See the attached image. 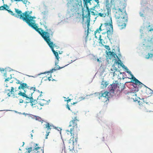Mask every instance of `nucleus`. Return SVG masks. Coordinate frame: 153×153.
<instances>
[{
  "label": "nucleus",
  "instance_id": "864d4df0",
  "mask_svg": "<svg viewBox=\"0 0 153 153\" xmlns=\"http://www.w3.org/2000/svg\"><path fill=\"white\" fill-rule=\"evenodd\" d=\"M11 75H12L11 74L10 75V77H8L7 78H6L5 79V80H4V82H7V81H9L10 79L12 78H13L12 77Z\"/></svg>",
  "mask_w": 153,
  "mask_h": 153
},
{
  "label": "nucleus",
  "instance_id": "f03ea898",
  "mask_svg": "<svg viewBox=\"0 0 153 153\" xmlns=\"http://www.w3.org/2000/svg\"><path fill=\"white\" fill-rule=\"evenodd\" d=\"M141 29L140 30V32L141 33L140 35V38L143 39V45L146 47V50L148 51H153V38H151L149 36L144 37V33H143V29H145L144 27H141Z\"/></svg>",
  "mask_w": 153,
  "mask_h": 153
},
{
  "label": "nucleus",
  "instance_id": "1a4fd4ad",
  "mask_svg": "<svg viewBox=\"0 0 153 153\" xmlns=\"http://www.w3.org/2000/svg\"><path fill=\"white\" fill-rule=\"evenodd\" d=\"M123 12V13H124V15L123 16H121L120 13H119L118 16H117L116 15L115 16V18L116 19H125V22H127L128 21V16L126 10H125Z\"/></svg>",
  "mask_w": 153,
  "mask_h": 153
},
{
  "label": "nucleus",
  "instance_id": "aec40b11",
  "mask_svg": "<svg viewBox=\"0 0 153 153\" xmlns=\"http://www.w3.org/2000/svg\"><path fill=\"white\" fill-rule=\"evenodd\" d=\"M122 130L120 127H116L114 129L113 133L119 134L121 132Z\"/></svg>",
  "mask_w": 153,
  "mask_h": 153
},
{
  "label": "nucleus",
  "instance_id": "13d9d810",
  "mask_svg": "<svg viewBox=\"0 0 153 153\" xmlns=\"http://www.w3.org/2000/svg\"><path fill=\"white\" fill-rule=\"evenodd\" d=\"M50 70L51 72V74L52 73L56 71V67H54V68H52Z\"/></svg>",
  "mask_w": 153,
  "mask_h": 153
},
{
  "label": "nucleus",
  "instance_id": "6ab92c4d",
  "mask_svg": "<svg viewBox=\"0 0 153 153\" xmlns=\"http://www.w3.org/2000/svg\"><path fill=\"white\" fill-rule=\"evenodd\" d=\"M105 7L107 10H111V4L109 3V0H105Z\"/></svg>",
  "mask_w": 153,
  "mask_h": 153
},
{
  "label": "nucleus",
  "instance_id": "e2e57ef3",
  "mask_svg": "<svg viewBox=\"0 0 153 153\" xmlns=\"http://www.w3.org/2000/svg\"><path fill=\"white\" fill-rule=\"evenodd\" d=\"M40 147L39 146L38 147H34L33 149V151L34 150H35L36 151H38V150L40 149Z\"/></svg>",
  "mask_w": 153,
  "mask_h": 153
},
{
  "label": "nucleus",
  "instance_id": "774afa93",
  "mask_svg": "<svg viewBox=\"0 0 153 153\" xmlns=\"http://www.w3.org/2000/svg\"><path fill=\"white\" fill-rule=\"evenodd\" d=\"M89 112V111H85V115L86 117H88L90 115L89 114L87 113V112Z\"/></svg>",
  "mask_w": 153,
  "mask_h": 153
},
{
  "label": "nucleus",
  "instance_id": "338daca9",
  "mask_svg": "<svg viewBox=\"0 0 153 153\" xmlns=\"http://www.w3.org/2000/svg\"><path fill=\"white\" fill-rule=\"evenodd\" d=\"M109 35H111L112 34H113V30H110V28H109Z\"/></svg>",
  "mask_w": 153,
  "mask_h": 153
},
{
  "label": "nucleus",
  "instance_id": "a18cd8bd",
  "mask_svg": "<svg viewBox=\"0 0 153 153\" xmlns=\"http://www.w3.org/2000/svg\"><path fill=\"white\" fill-rule=\"evenodd\" d=\"M14 111L15 113H18V112H19L16 111L10 110H0V111Z\"/></svg>",
  "mask_w": 153,
  "mask_h": 153
},
{
  "label": "nucleus",
  "instance_id": "bb28decb",
  "mask_svg": "<svg viewBox=\"0 0 153 153\" xmlns=\"http://www.w3.org/2000/svg\"><path fill=\"white\" fill-rule=\"evenodd\" d=\"M146 93L147 95L150 94H152L153 93V91L149 88H148V89L146 90Z\"/></svg>",
  "mask_w": 153,
  "mask_h": 153
},
{
  "label": "nucleus",
  "instance_id": "f3484780",
  "mask_svg": "<svg viewBox=\"0 0 153 153\" xmlns=\"http://www.w3.org/2000/svg\"><path fill=\"white\" fill-rule=\"evenodd\" d=\"M38 100V98H37L36 99H34L33 97L32 98V99L30 100V105H31L32 108L36 107V106L37 107V106H33V105H35L36 104L38 103L39 101H37Z\"/></svg>",
  "mask_w": 153,
  "mask_h": 153
},
{
  "label": "nucleus",
  "instance_id": "c9c22d12",
  "mask_svg": "<svg viewBox=\"0 0 153 153\" xmlns=\"http://www.w3.org/2000/svg\"><path fill=\"white\" fill-rule=\"evenodd\" d=\"M112 58H116L117 56H118L116 52H112V54L111 55Z\"/></svg>",
  "mask_w": 153,
  "mask_h": 153
},
{
  "label": "nucleus",
  "instance_id": "f8f14e48",
  "mask_svg": "<svg viewBox=\"0 0 153 153\" xmlns=\"http://www.w3.org/2000/svg\"><path fill=\"white\" fill-rule=\"evenodd\" d=\"M142 47H143V48L145 51L149 52L148 53V54L146 56V58L147 59H152V60H153V51H150L146 50V47L144 45H143Z\"/></svg>",
  "mask_w": 153,
  "mask_h": 153
},
{
  "label": "nucleus",
  "instance_id": "20e7f679",
  "mask_svg": "<svg viewBox=\"0 0 153 153\" xmlns=\"http://www.w3.org/2000/svg\"><path fill=\"white\" fill-rule=\"evenodd\" d=\"M36 18L35 16H26L25 18H22V20L25 22L27 25L32 28L33 29H36V27H37V24L36 23V20L34 19Z\"/></svg>",
  "mask_w": 153,
  "mask_h": 153
},
{
  "label": "nucleus",
  "instance_id": "09e8293b",
  "mask_svg": "<svg viewBox=\"0 0 153 153\" xmlns=\"http://www.w3.org/2000/svg\"><path fill=\"white\" fill-rule=\"evenodd\" d=\"M29 117H30L32 119H35V118L36 117V115H33L31 114H29Z\"/></svg>",
  "mask_w": 153,
  "mask_h": 153
},
{
  "label": "nucleus",
  "instance_id": "4468645a",
  "mask_svg": "<svg viewBox=\"0 0 153 153\" xmlns=\"http://www.w3.org/2000/svg\"><path fill=\"white\" fill-rule=\"evenodd\" d=\"M114 81H113V83L111 84L110 85L108 86V91H106L105 93H109V92H110L111 91H112L113 92L115 91V90L117 87L114 86Z\"/></svg>",
  "mask_w": 153,
  "mask_h": 153
},
{
  "label": "nucleus",
  "instance_id": "37998d69",
  "mask_svg": "<svg viewBox=\"0 0 153 153\" xmlns=\"http://www.w3.org/2000/svg\"><path fill=\"white\" fill-rule=\"evenodd\" d=\"M8 13L10 14L11 15H12L13 16H15V13H13V12L10 9H9L7 11Z\"/></svg>",
  "mask_w": 153,
  "mask_h": 153
},
{
  "label": "nucleus",
  "instance_id": "58836bf2",
  "mask_svg": "<svg viewBox=\"0 0 153 153\" xmlns=\"http://www.w3.org/2000/svg\"><path fill=\"white\" fill-rule=\"evenodd\" d=\"M16 2L22 1L24 4H26L27 0H14Z\"/></svg>",
  "mask_w": 153,
  "mask_h": 153
},
{
  "label": "nucleus",
  "instance_id": "0eeeda50",
  "mask_svg": "<svg viewBox=\"0 0 153 153\" xmlns=\"http://www.w3.org/2000/svg\"><path fill=\"white\" fill-rule=\"evenodd\" d=\"M105 92L106 91L102 93L101 95V97H104V98L107 99V100L104 102H107V101L109 102V99L113 97L114 94V95H116L114 91L113 92L112 91H111L110 92L108 93H105Z\"/></svg>",
  "mask_w": 153,
  "mask_h": 153
},
{
  "label": "nucleus",
  "instance_id": "79ce46f5",
  "mask_svg": "<svg viewBox=\"0 0 153 153\" xmlns=\"http://www.w3.org/2000/svg\"><path fill=\"white\" fill-rule=\"evenodd\" d=\"M68 1H68V3L67 4H71V3H74L75 2H74V0H67ZM76 1L77 2H78L79 1L80 2V0H76Z\"/></svg>",
  "mask_w": 153,
  "mask_h": 153
},
{
  "label": "nucleus",
  "instance_id": "bf43d9fd",
  "mask_svg": "<svg viewBox=\"0 0 153 153\" xmlns=\"http://www.w3.org/2000/svg\"><path fill=\"white\" fill-rule=\"evenodd\" d=\"M118 65H119L121 66L122 68L124 67L125 65H124L123 62H121L120 63H118Z\"/></svg>",
  "mask_w": 153,
  "mask_h": 153
},
{
  "label": "nucleus",
  "instance_id": "4be33fe9",
  "mask_svg": "<svg viewBox=\"0 0 153 153\" xmlns=\"http://www.w3.org/2000/svg\"><path fill=\"white\" fill-rule=\"evenodd\" d=\"M136 85V87H137V88H138L139 90L140 88H141L143 86H144V87L146 88H147V89H148V88H149L148 87H147L146 86L144 85L142 83L141 84H137Z\"/></svg>",
  "mask_w": 153,
  "mask_h": 153
},
{
  "label": "nucleus",
  "instance_id": "a211bd4d",
  "mask_svg": "<svg viewBox=\"0 0 153 153\" xmlns=\"http://www.w3.org/2000/svg\"><path fill=\"white\" fill-rule=\"evenodd\" d=\"M108 84L109 82L108 81H106L104 80H102L101 85H103V86H101V89H103L104 88H105Z\"/></svg>",
  "mask_w": 153,
  "mask_h": 153
},
{
  "label": "nucleus",
  "instance_id": "680f3d73",
  "mask_svg": "<svg viewBox=\"0 0 153 153\" xmlns=\"http://www.w3.org/2000/svg\"><path fill=\"white\" fill-rule=\"evenodd\" d=\"M50 133V131L48 132L47 131H46V134L45 135V139H48V137L49 135V134Z\"/></svg>",
  "mask_w": 153,
  "mask_h": 153
},
{
  "label": "nucleus",
  "instance_id": "72a5a7b5",
  "mask_svg": "<svg viewBox=\"0 0 153 153\" xmlns=\"http://www.w3.org/2000/svg\"><path fill=\"white\" fill-rule=\"evenodd\" d=\"M32 148V147H30L28 148L27 147L25 149L27 150V151L25 152V153H30V152H31L32 150H33Z\"/></svg>",
  "mask_w": 153,
  "mask_h": 153
},
{
  "label": "nucleus",
  "instance_id": "b1692460",
  "mask_svg": "<svg viewBox=\"0 0 153 153\" xmlns=\"http://www.w3.org/2000/svg\"><path fill=\"white\" fill-rule=\"evenodd\" d=\"M24 90V92H22L21 91H19V93H18V95H19L20 96H23L24 95H25L26 94V90H25V89H24V90Z\"/></svg>",
  "mask_w": 153,
  "mask_h": 153
},
{
  "label": "nucleus",
  "instance_id": "69168bd1",
  "mask_svg": "<svg viewBox=\"0 0 153 153\" xmlns=\"http://www.w3.org/2000/svg\"><path fill=\"white\" fill-rule=\"evenodd\" d=\"M117 63V62H116V61H114V64L112 65V67L114 68V67H115V66L116 65Z\"/></svg>",
  "mask_w": 153,
  "mask_h": 153
},
{
  "label": "nucleus",
  "instance_id": "6e6552de",
  "mask_svg": "<svg viewBox=\"0 0 153 153\" xmlns=\"http://www.w3.org/2000/svg\"><path fill=\"white\" fill-rule=\"evenodd\" d=\"M91 10V8L89 10L87 11V14L86 15H85L84 13H83L82 15V23L83 24V23L84 22V19L85 18H86L87 19V20L86 22H85L87 23L88 24V25H89V23H90L91 21V10Z\"/></svg>",
  "mask_w": 153,
  "mask_h": 153
},
{
  "label": "nucleus",
  "instance_id": "4d7b16f0",
  "mask_svg": "<svg viewBox=\"0 0 153 153\" xmlns=\"http://www.w3.org/2000/svg\"><path fill=\"white\" fill-rule=\"evenodd\" d=\"M114 0H111L110 3L111 4V6L115 5V3L114 2Z\"/></svg>",
  "mask_w": 153,
  "mask_h": 153
},
{
  "label": "nucleus",
  "instance_id": "49530a36",
  "mask_svg": "<svg viewBox=\"0 0 153 153\" xmlns=\"http://www.w3.org/2000/svg\"><path fill=\"white\" fill-rule=\"evenodd\" d=\"M106 30L107 31L105 32V34H107V38H108V36H109V27H108V28H106Z\"/></svg>",
  "mask_w": 153,
  "mask_h": 153
},
{
  "label": "nucleus",
  "instance_id": "052dcab7",
  "mask_svg": "<svg viewBox=\"0 0 153 153\" xmlns=\"http://www.w3.org/2000/svg\"><path fill=\"white\" fill-rule=\"evenodd\" d=\"M70 105L68 104H67V105H66V108L68 109L70 111H72V110L70 108Z\"/></svg>",
  "mask_w": 153,
  "mask_h": 153
},
{
  "label": "nucleus",
  "instance_id": "c85d7f7f",
  "mask_svg": "<svg viewBox=\"0 0 153 153\" xmlns=\"http://www.w3.org/2000/svg\"><path fill=\"white\" fill-rule=\"evenodd\" d=\"M35 120H36L39 121V122H41L42 123L43 121H44V120L42 119L41 117L36 115L35 118Z\"/></svg>",
  "mask_w": 153,
  "mask_h": 153
},
{
  "label": "nucleus",
  "instance_id": "ea45409f",
  "mask_svg": "<svg viewBox=\"0 0 153 153\" xmlns=\"http://www.w3.org/2000/svg\"><path fill=\"white\" fill-rule=\"evenodd\" d=\"M69 64H68L66 65H65L64 66L62 67H60L59 66H59L57 67H55L56 70V71L58 70H59L61 69H62V68H64L65 67L67 66Z\"/></svg>",
  "mask_w": 153,
  "mask_h": 153
},
{
  "label": "nucleus",
  "instance_id": "5fc2aeb1",
  "mask_svg": "<svg viewBox=\"0 0 153 153\" xmlns=\"http://www.w3.org/2000/svg\"><path fill=\"white\" fill-rule=\"evenodd\" d=\"M104 47L107 50H110L111 49L109 47V46L108 45H105L104 46Z\"/></svg>",
  "mask_w": 153,
  "mask_h": 153
},
{
  "label": "nucleus",
  "instance_id": "f257e3e1",
  "mask_svg": "<svg viewBox=\"0 0 153 153\" xmlns=\"http://www.w3.org/2000/svg\"><path fill=\"white\" fill-rule=\"evenodd\" d=\"M38 25H37V27L34 30L41 35L45 41L46 42L51 40L54 33V31H52L53 29H48L46 25H44V27L46 29L45 31L42 28H38Z\"/></svg>",
  "mask_w": 153,
  "mask_h": 153
},
{
  "label": "nucleus",
  "instance_id": "7ed1b4c3",
  "mask_svg": "<svg viewBox=\"0 0 153 153\" xmlns=\"http://www.w3.org/2000/svg\"><path fill=\"white\" fill-rule=\"evenodd\" d=\"M71 5L72 6V8H69V7L68 9L67 10V12L66 14V19H68V18H70L71 16H73L75 14V12L76 11V10L77 9L78 5H79L80 7V6L82 7V1L81 0H80V2L79 1L78 3H72Z\"/></svg>",
  "mask_w": 153,
  "mask_h": 153
},
{
  "label": "nucleus",
  "instance_id": "9d476101",
  "mask_svg": "<svg viewBox=\"0 0 153 153\" xmlns=\"http://www.w3.org/2000/svg\"><path fill=\"white\" fill-rule=\"evenodd\" d=\"M139 91L137 88L135 86H133L132 88H131L130 89V91H124V93L126 95H129L130 94L136 93Z\"/></svg>",
  "mask_w": 153,
  "mask_h": 153
},
{
  "label": "nucleus",
  "instance_id": "c756f323",
  "mask_svg": "<svg viewBox=\"0 0 153 153\" xmlns=\"http://www.w3.org/2000/svg\"><path fill=\"white\" fill-rule=\"evenodd\" d=\"M75 120H72L71 121V122H72V127L75 128H77V123L75 122Z\"/></svg>",
  "mask_w": 153,
  "mask_h": 153
},
{
  "label": "nucleus",
  "instance_id": "e433bc0d",
  "mask_svg": "<svg viewBox=\"0 0 153 153\" xmlns=\"http://www.w3.org/2000/svg\"><path fill=\"white\" fill-rule=\"evenodd\" d=\"M5 69H7V70H8L9 72L14 71H15L16 72H18V73H20L19 72H18V71H17L11 68H10L9 67H7L6 68H5Z\"/></svg>",
  "mask_w": 153,
  "mask_h": 153
},
{
  "label": "nucleus",
  "instance_id": "f704fd0d",
  "mask_svg": "<svg viewBox=\"0 0 153 153\" xmlns=\"http://www.w3.org/2000/svg\"><path fill=\"white\" fill-rule=\"evenodd\" d=\"M108 51L107 50H106L105 52V53H106V57H107V56H108L109 55L111 56V55L112 54V52L110 50H108Z\"/></svg>",
  "mask_w": 153,
  "mask_h": 153
},
{
  "label": "nucleus",
  "instance_id": "7c9ffc66",
  "mask_svg": "<svg viewBox=\"0 0 153 153\" xmlns=\"http://www.w3.org/2000/svg\"><path fill=\"white\" fill-rule=\"evenodd\" d=\"M3 10H5L7 11L9 10L8 9L9 8V6L7 5V4H3Z\"/></svg>",
  "mask_w": 153,
  "mask_h": 153
},
{
  "label": "nucleus",
  "instance_id": "8fccbe9b",
  "mask_svg": "<svg viewBox=\"0 0 153 153\" xmlns=\"http://www.w3.org/2000/svg\"><path fill=\"white\" fill-rule=\"evenodd\" d=\"M107 16H109L110 18V16H111V10L107 11Z\"/></svg>",
  "mask_w": 153,
  "mask_h": 153
},
{
  "label": "nucleus",
  "instance_id": "6e6d98bb",
  "mask_svg": "<svg viewBox=\"0 0 153 153\" xmlns=\"http://www.w3.org/2000/svg\"><path fill=\"white\" fill-rule=\"evenodd\" d=\"M14 88L13 87H11V89L10 90V92L11 93V94H14Z\"/></svg>",
  "mask_w": 153,
  "mask_h": 153
},
{
  "label": "nucleus",
  "instance_id": "2f4dec72",
  "mask_svg": "<svg viewBox=\"0 0 153 153\" xmlns=\"http://www.w3.org/2000/svg\"><path fill=\"white\" fill-rule=\"evenodd\" d=\"M114 60L116 61V62H117V64H118V63H120L122 61L120 59V58H119L118 56H117V58H116L113 59L112 61H113Z\"/></svg>",
  "mask_w": 153,
  "mask_h": 153
},
{
  "label": "nucleus",
  "instance_id": "a19ab883",
  "mask_svg": "<svg viewBox=\"0 0 153 153\" xmlns=\"http://www.w3.org/2000/svg\"><path fill=\"white\" fill-rule=\"evenodd\" d=\"M83 1V4L84 5V7H88V4L87 3V2L85 1V0H82Z\"/></svg>",
  "mask_w": 153,
  "mask_h": 153
},
{
  "label": "nucleus",
  "instance_id": "5701e85b",
  "mask_svg": "<svg viewBox=\"0 0 153 153\" xmlns=\"http://www.w3.org/2000/svg\"><path fill=\"white\" fill-rule=\"evenodd\" d=\"M45 127H44L45 128H46L47 130L48 131L49 130H51V125L48 122H46V124H45Z\"/></svg>",
  "mask_w": 153,
  "mask_h": 153
},
{
  "label": "nucleus",
  "instance_id": "473e14b6",
  "mask_svg": "<svg viewBox=\"0 0 153 153\" xmlns=\"http://www.w3.org/2000/svg\"><path fill=\"white\" fill-rule=\"evenodd\" d=\"M23 98H25V100H30H30L31 99H32V98H31V97H30L29 95L28 96L27 94H25V95H24L23 96H22Z\"/></svg>",
  "mask_w": 153,
  "mask_h": 153
},
{
  "label": "nucleus",
  "instance_id": "2eb2a0df",
  "mask_svg": "<svg viewBox=\"0 0 153 153\" xmlns=\"http://www.w3.org/2000/svg\"><path fill=\"white\" fill-rule=\"evenodd\" d=\"M124 21H123V20H121L120 19L118 20L117 21L118 26L121 27V28H120V30H122L126 28V25L125 23H123L122 24H121V23L123 22Z\"/></svg>",
  "mask_w": 153,
  "mask_h": 153
},
{
  "label": "nucleus",
  "instance_id": "603ef678",
  "mask_svg": "<svg viewBox=\"0 0 153 153\" xmlns=\"http://www.w3.org/2000/svg\"><path fill=\"white\" fill-rule=\"evenodd\" d=\"M54 129H55L59 131V130H62V129L61 128L59 127L54 126Z\"/></svg>",
  "mask_w": 153,
  "mask_h": 153
},
{
  "label": "nucleus",
  "instance_id": "0e129e2a",
  "mask_svg": "<svg viewBox=\"0 0 153 153\" xmlns=\"http://www.w3.org/2000/svg\"><path fill=\"white\" fill-rule=\"evenodd\" d=\"M27 13L26 12H25L24 13L22 12V15L21 16L23 18H25L26 17V15L25 13Z\"/></svg>",
  "mask_w": 153,
  "mask_h": 153
},
{
  "label": "nucleus",
  "instance_id": "dca6fc26",
  "mask_svg": "<svg viewBox=\"0 0 153 153\" xmlns=\"http://www.w3.org/2000/svg\"><path fill=\"white\" fill-rule=\"evenodd\" d=\"M104 25H105V27H106L107 26H109L110 27V30H113V23L112 22L111 16H110V19L109 20V22L108 23L106 22L104 24Z\"/></svg>",
  "mask_w": 153,
  "mask_h": 153
},
{
  "label": "nucleus",
  "instance_id": "de8ad7c7",
  "mask_svg": "<svg viewBox=\"0 0 153 153\" xmlns=\"http://www.w3.org/2000/svg\"><path fill=\"white\" fill-rule=\"evenodd\" d=\"M126 83H125L124 84H123V83H122V85L121 87V91H123L125 88H126V86H125V84Z\"/></svg>",
  "mask_w": 153,
  "mask_h": 153
},
{
  "label": "nucleus",
  "instance_id": "423d86ee",
  "mask_svg": "<svg viewBox=\"0 0 153 153\" xmlns=\"http://www.w3.org/2000/svg\"><path fill=\"white\" fill-rule=\"evenodd\" d=\"M46 42L51 49L54 56H55V59H59V54L57 51H56L54 49V48L56 46L55 44L53 42L51 41V40Z\"/></svg>",
  "mask_w": 153,
  "mask_h": 153
},
{
  "label": "nucleus",
  "instance_id": "393cba45",
  "mask_svg": "<svg viewBox=\"0 0 153 153\" xmlns=\"http://www.w3.org/2000/svg\"><path fill=\"white\" fill-rule=\"evenodd\" d=\"M85 24H86L87 26V33H86V35L88 36V34L89 33H90V32H89V30H90V31H91V29H90L89 27L90 26V23H89V25H88V24L87 23L85 22Z\"/></svg>",
  "mask_w": 153,
  "mask_h": 153
},
{
  "label": "nucleus",
  "instance_id": "c03bdc74",
  "mask_svg": "<svg viewBox=\"0 0 153 153\" xmlns=\"http://www.w3.org/2000/svg\"><path fill=\"white\" fill-rule=\"evenodd\" d=\"M56 59V60H55V65L56 67H58V66H59V65H58V64L59 63V59Z\"/></svg>",
  "mask_w": 153,
  "mask_h": 153
},
{
  "label": "nucleus",
  "instance_id": "412c9836",
  "mask_svg": "<svg viewBox=\"0 0 153 153\" xmlns=\"http://www.w3.org/2000/svg\"><path fill=\"white\" fill-rule=\"evenodd\" d=\"M21 85L22 86L23 90H24V89H25V88H27L28 89H29V86H28L27 84L26 83L22 82L21 84Z\"/></svg>",
  "mask_w": 153,
  "mask_h": 153
},
{
  "label": "nucleus",
  "instance_id": "3c124183",
  "mask_svg": "<svg viewBox=\"0 0 153 153\" xmlns=\"http://www.w3.org/2000/svg\"><path fill=\"white\" fill-rule=\"evenodd\" d=\"M114 85L116 87H117L118 85L119 84L117 80H114Z\"/></svg>",
  "mask_w": 153,
  "mask_h": 153
},
{
  "label": "nucleus",
  "instance_id": "ddd939ff",
  "mask_svg": "<svg viewBox=\"0 0 153 153\" xmlns=\"http://www.w3.org/2000/svg\"><path fill=\"white\" fill-rule=\"evenodd\" d=\"M41 14L42 15V20L45 24H46V21L48 18V11H45L41 13Z\"/></svg>",
  "mask_w": 153,
  "mask_h": 153
},
{
  "label": "nucleus",
  "instance_id": "a878e982",
  "mask_svg": "<svg viewBox=\"0 0 153 153\" xmlns=\"http://www.w3.org/2000/svg\"><path fill=\"white\" fill-rule=\"evenodd\" d=\"M120 74H122L123 76L122 79L123 80H124L125 78H128V77H127V76L125 72H120Z\"/></svg>",
  "mask_w": 153,
  "mask_h": 153
},
{
  "label": "nucleus",
  "instance_id": "4c0bfd02",
  "mask_svg": "<svg viewBox=\"0 0 153 153\" xmlns=\"http://www.w3.org/2000/svg\"><path fill=\"white\" fill-rule=\"evenodd\" d=\"M122 68L126 72L128 73L130 71L129 70V69L125 65Z\"/></svg>",
  "mask_w": 153,
  "mask_h": 153
},
{
  "label": "nucleus",
  "instance_id": "39448f33",
  "mask_svg": "<svg viewBox=\"0 0 153 153\" xmlns=\"http://www.w3.org/2000/svg\"><path fill=\"white\" fill-rule=\"evenodd\" d=\"M128 74L130 75V76L131 77V78L128 77V78L130 79H131L130 81H127L125 82V83H129L132 82L133 83L131 85L133 86H136V85L137 84H141L142 82L137 79L132 74L131 71H130Z\"/></svg>",
  "mask_w": 153,
  "mask_h": 153
},
{
  "label": "nucleus",
  "instance_id": "cd10ccee",
  "mask_svg": "<svg viewBox=\"0 0 153 153\" xmlns=\"http://www.w3.org/2000/svg\"><path fill=\"white\" fill-rule=\"evenodd\" d=\"M102 93H99V92H96L93 94H94L95 95V97L98 96V98L99 99H100L101 98L104 97H101V94H102Z\"/></svg>",
  "mask_w": 153,
  "mask_h": 153
},
{
  "label": "nucleus",
  "instance_id": "9b49d317",
  "mask_svg": "<svg viewBox=\"0 0 153 153\" xmlns=\"http://www.w3.org/2000/svg\"><path fill=\"white\" fill-rule=\"evenodd\" d=\"M15 12L16 13V14L15 13L14 17L17 18H19L20 19L22 20V18H23L21 16L22 12L21 10L17 8H15Z\"/></svg>",
  "mask_w": 153,
  "mask_h": 153
}]
</instances>
